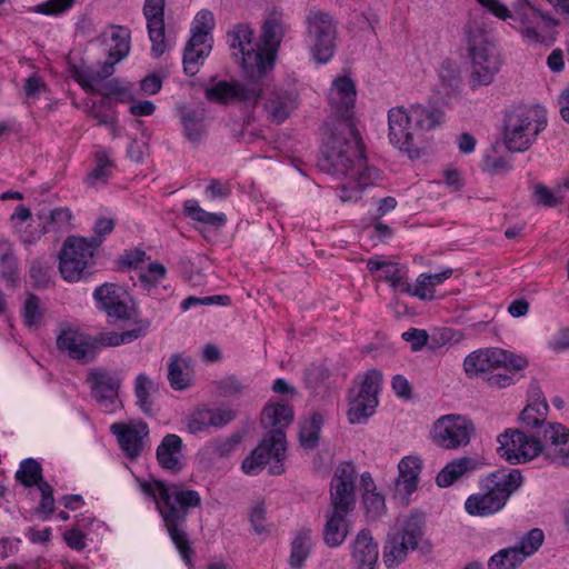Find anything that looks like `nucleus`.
<instances>
[{
    "label": "nucleus",
    "mask_w": 569,
    "mask_h": 569,
    "mask_svg": "<svg viewBox=\"0 0 569 569\" xmlns=\"http://www.w3.org/2000/svg\"><path fill=\"white\" fill-rule=\"evenodd\" d=\"M296 107L295 96L284 89H274L264 102L268 118L274 123H282L287 120Z\"/></svg>",
    "instance_id": "c85d7f7f"
},
{
    "label": "nucleus",
    "mask_w": 569,
    "mask_h": 569,
    "mask_svg": "<svg viewBox=\"0 0 569 569\" xmlns=\"http://www.w3.org/2000/svg\"><path fill=\"white\" fill-rule=\"evenodd\" d=\"M476 431L473 422L466 416L446 415L436 420L432 430L433 442L446 450L467 447Z\"/></svg>",
    "instance_id": "2eb2a0df"
},
{
    "label": "nucleus",
    "mask_w": 569,
    "mask_h": 569,
    "mask_svg": "<svg viewBox=\"0 0 569 569\" xmlns=\"http://www.w3.org/2000/svg\"><path fill=\"white\" fill-rule=\"evenodd\" d=\"M351 547V556L358 569H375L379 555L378 545L368 529L358 532Z\"/></svg>",
    "instance_id": "a878e982"
},
{
    "label": "nucleus",
    "mask_w": 569,
    "mask_h": 569,
    "mask_svg": "<svg viewBox=\"0 0 569 569\" xmlns=\"http://www.w3.org/2000/svg\"><path fill=\"white\" fill-rule=\"evenodd\" d=\"M379 401L368 400L355 396L349 401V409L347 412L350 423H363L367 419L375 413V409Z\"/></svg>",
    "instance_id": "a19ab883"
},
{
    "label": "nucleus",
    "mask_w": 569,
    "mask_h": 569,
    "mask_svg": "<svg viewBox=\"0 0 569 569\" xmlns=\"http://www.w3.org/2000/svg\"><path fill=\"white\" fill-rule=\"evenodd\" d=\"M56 346L60 352L81 363L92 362L97 357L92 337L72 326L60 327Z\"/></svg>",
    "instance_id": "f3484780"
},
{
    "label": "nucleus",
    "mask_w": 569,
    "mask_h": 569,
    "mask_svg": "<svg viewBox=\"0 0 569 569\" xmlns=\"http://www.w3.org/2000/svg\"><path fill=\"white\" fill-rule=\"evenodd\" d=\"M356 96L355 82L349 77L341 76L332 82L328 100L335 118L333 130L323 146L319 162L322 171L349 178V182L341 187L343 201L351 199L347 194L349 190L361 191L381 179V171L367 163L360 133L352 121Z\"/></svg>",
    "instance_id": "f257e3e1"
},
{
    "label": "nucleus",
    "mask_w": 569,
    "mask_h": 569,
    "mask_svg": "<svg viewBox=\"0 0 569 569\" xmlns=\"http://www.w3.org/2000/svg\"><path fill=\"white\" fill-rule=\"evenodd\" d=\"M480 466V462L470 457H461L447 463L436 477V482L441 488L451 486L456 480L463 475L475 471Z\"/></svg>",
    "instance_id": "c756f323"
},
{
    "label": "nucleus",
    "mask_w": 569,
    "mask_h": 569,
    "mask_svg": "<svg viewBox=\"0 0 569 569\" xmlns=\"http://www.w3.org/2000/svg\"><path fill=\"white\" fill-rule=\"evenodd\" d=\"M214 27V18L212 12L209 10L199 11L192 22L191 30L206 32V34H210Z\"/></svg>",
    "instance_id": "052dcab7"
},
{
    "label": "nucleus",
    "mask_w": 569,
    "mask_h": 569,
    "mask_svg": "<svg viewBox=\"0 0 569 569\" xmlns=\"http://www.w3.org/2000/svg\"><path fill=\"white\" fill-rule=\"evenodd\" d=\"M535 199L538 204L543 207H556L560 203L552 191L540 183L535 187Z\"/></svg>",
    "instance_id": "338daca9"
},
{
    "label": "nucleus",
    "mask_w": 569,
    "mask_h": 569,
    "mask_svg": "<svg viewBox=\"0 0 569 569\" xmlns=\"http://www.w3.org/2000/svg\"><path fill=\"white\" fill-rule=\"evenodd\" d=\"M74 0H48L36 6L34 11L46 16L59 14L72 7Z\"/></svg>",
    "instance_id": "4d7b16f0"
},
{
    "label": "nucleus",
    "mask_w": 569,
    "mask_h": 569,
    "mask_svg": "<svg viewBox=\"0 0 569 569\" xmlns=\"http://www.w3.org/2000/svg\"><path fill=\"white\" fill-rule=\"evenodd\" d=\"M548 403L546 399L528 403L520 413V420L527 428L542 430L547 423Z\"/></svg>",
    "instance_id": "c9c22d12"
},
{
    "label": "nucleus",
    "mask_w": 569,
    "mask_h": 569,
    "mask_svg": "<svg viewBox=\"0 0 569 569\" xmlns=\"http://www.w3.org/2000/svg\"><path fill=\"white\" fill-rule=\"evenodd\" d=\"M166 267L158 262L149 264L146 272L140 273L139 280L146 290L157 287V284L166 277Z\"/></svg>",
    "instance_id": "603ef678"
},
{
    "label": "nucleus",
    "mask_w": 569,
    "mask_h": 569,
    "mask_svg": "<svg viewBox=\"0 0 569 569\" xmlns=\"http://www.w3.org/2000/svg\"><path fill=\"white\" fill-rule=\"evenodd\" d=\"M497 441L499 455L510 463H523L543 453L550 462L569 467V429L561 423L549 422L532 435L508 429Z\"/></svg>",
    "instance_id": "f03ea898"
},
{
    "label": "nucleus",
    "mask_w": 569,
    "mask_h": 569,
    "mask_svg": "<svg viewBox=\"0 0 569 569\" xmlns=\"http://www.w3.org/2000/svg\"><path fill=\"white\" fill-rule=\"evenodd\" d=\"M89 114L96 119L99 124L109 127L113 136L118 134L117 116L108 99L93 101L89 108Z\"/></svg>",
    "instance_id": "c03bdc74"
},
{
    "label": "nucleus",
    "mask_w": 569,
    "mask_h": 569,
    "mask_svg": "<svg viewBox=\"0 0 569 569\" xmlns=\"http://www.w3.org/2000/svg\"><path fill=\"white\" fill-rule=\"evenodd\" d=\"M485 9L501 20L512 18L519 22V31L528 43H542L545 40V28L557 24L556 20L548 13L541 12L528 0H517L513 7V14L500 0H477Z\"/></svg>",
    "instance_id": "1a4fd4ad"
},
{
    "label": "nucleus",
    "mask_w": 569,
    "mask_h": 569,
    "mask_svg": "<svg viewBox=\"0 0 569 569\" xmlns=\"http://www.w3.org/2000/svg\"><path fill=\"white\" fill-rule=\"evenodd\" d=\"M307 23L312 57L319 63H327L335 53L337 29L333 18L327 12L311 10Z\"/></svg>",
    "instance_id": "4468645a"
},
{
    "label": "nucleus",
    "mask_w": 569,
    "mask_h": 569,
    "mask_svg": "<svg viewBox=\"0 0 569 569\" xmlns=\"http://www.w3.org/2000/svg\"><path fill=\"white\" fill-rule=\"evenodd\" d=\"M101 240L97 238L69 237L59 253V270L67 281H79L84 270L93 262L94 250Z\"/></svg>",
    "instance_id": "f8f14e48"
},
{
    "label": "nucleus",
    "mask_w": 569,
    "mask_h": 569,
    "mask_svg": "<svg viewBox=\"0 0 569 569\" xmlns=\"http://www.w3.org/2000/svg\"><path fill=\"white\" fill-rule=\"evenodd\" d=\"M138 486L154 501L171 540L180 555L189 559L192 550L184 523L190 509L201 506L199 492L186 488L182 483H170L158 479L138 480Z\"/></svg>",
    "instance_id": "7ed1b4c3"
},
{
    "label": "nucleus",
    "mask_w": 569,
    "mask_h": 569,
    "mask_svg": "<svg viewBox=\"0 0 569 569\" xmlns=\"http://www.w3.org/2000/svg\"><path fill=\"white\" fill-rule=\"evenodd\" d=\"M211 51V37L206 32L191 30V37L187 42L183 52V71L187 76L192 77L199 70V63H202L204 58Z\"/></svg>",
    "instance_id": "5701e85b"
},
{
    "label": "nucleus",
    "mask_w": 569,
    "mask_h": 569,
    "mask_svg": "<svg viewBox=\"0 0 569 569\" xmlns=\"http://www.w3.org/2000/svg\"><path fill=\"white\" fill-rule=\"evenodd\" d=\"M528 361L507 350L492 348L471 352L463 361L465 372L469 377H476L479 373H489L492 370H522Z\"/></svg>",
    "instance_id": "ddd939ff"
},
{
    "label": "nucleus",
    "mask_w": 569,
    "mask_h": 569,
    "mask_svg": "<svg viewBox=\"0 0 569 569\" xmlns=\"http://www.w3.org/2000/svg\"><path fill=\"white\" fill-rule=\"evenodd\" d=\"M411 296L421 300H430L433 298V287L431 286L430 277H427V273H421L417 278L416 284H412Z\"/></svg>",
    "instance_id": "bf43d9fd"
},
{
    "label": "nucleus",
    "mask_w": 569,
    "mask_h": 569,
    "mask_svg": "<svg viewBox=\"0 0 569 569\" xmlns=\"http://www.w3.org/2000/svg\"><path fill=\"white\" fill-rule=\"evenodd\" d=\"M422 469V460L418 456H407L398 463L399 475L395 487L398 495L405 498L417 490L419 473Z\"/></svg>",
    "instance_id": "393cba45"
},
{
    "label": "nucleus",
    "mask_w": 569,
    "mask_h": 569,
    "mask_svg": "<svg viewBox=\"0 0 569 569\" xmlns=\"http://www.w3.org/2000/svg\"><path fill=\"white\" fill-rule=\"evenodd\" d=\"M87 381L91 387L93 398L103 411L113 412L118 407L117 398L121 385L120 379L103 369L96 368L89 372Z\"/></svg>",
    "instance_id": "6ab92c4d"
},
{
    "label": "nucleus",
    "mask_w": 569,
    "mask_h": 569,
    "mask_svg": "<svg viewBox=\"0 0 569 569\" xmlns=\"http://www.w3.org/2000/svg\"><path fill=\"white\" fill-rule=\"evenodd\" d=\"M249 520L257 533L269 531L268 526L266 525V509L263 503H258L251 509Z\"/></svg>",
    "instance_id": "e2e57ef3"
},
{
    "label": "nucleus",
    "mask_w": 569,
    "mask_h": 569,
    "mask_svg": "<svg viewBox=\"0 0 569 569\" xmlns=\"http://www.w3.org/2000/svg\"><path fill=\"white\" fill-rule=\"evenodd\" d=\"M405 341L411 342L413 351L420 350L428 342V333L423 329L411 328L402 333Z\"/></svg>",
    "instance_id": "69168bd1"
},
{
    "label": "nucleus",
    "mask_w": 569,
    "mask_h": 569,
    "mask_svg": "<svg viewBox=\"0 0 569 569\" xmlns=\"http://www.w3.org/2000/svg\"><path fill=\"white\" fill-rule=\"evenodd\" d=\"M363 505L371 519L380 518L386 511L385 497L378 492H363Z\"/></svg>",
    "instance_id": "864d4df0"
},
{
    "label": "nucleus",
    "mask_w": 569,
    "mask_h": 569,
    "mask_svg": "<svg viewBox=\"0 0 569 569\" xmlns=\"http://www.w3.org/2000/svg\"><path fill=\"white\" fill-rule=\"evenodd\" d=\"M293 419V409L288 405L271 403L262 410L261 423L272 428L242 461L241 469L247 475H258L267 463H271L269 472L279 476L284 472L286 433L283 431Z\"/></svg>",
    "instance_id": "20e7f679"
},
{
    "label": "nucleus",
    "mask_w": 569,
    "mask_h": 569,
    "mask_svg": "<svg viewBox=\"0 0 569 569\" xmlns=\"http://www.w3.org/2000/svg\"><path fill=\"white\" fill-rule=\"evenodd\" d=\"M157 390V385L146 375L140 373L136 378L134 393L137 397V403L144 413H151L153 403L150 399V396Z\"/></svg>",
    "instance_id": "a18cd8bd"
},
{
    "label": "nucleus",
    "mask_w": 569,
    "mask_h": 569,
    "mask_svg": "<svg viewBox=\"0 0 569 569\" xmlns=\"http://www.w3.org/2000/svg\"><path fill=\"white\" fill-rule=\"evenodd\" d=\"M546 124V119L539 118L536 110L527 107L512 109L505 119L503 142L506 148L510 152L526 151Z\"/></svg>",
    "instance_id": "9d476101"
},
{
    "label": "nucleus",
    "mask_w": 569,
    "mask_h": 569,
    "mask_svg": "<svg viewBox=\"0 0 569 569\" xmlns=\"http://www.w3.org/2000/svg\"><path fill=\"white\" fill-rule=\"evenodd\" d=\"M97 93L103 96L102 99H114L118 102H128L133 100L129 87L123 86L118 79L106 81L97 89Z\"/></svg>",
    "instance_id": "09e8293b"
},
{
    "label": "nucleus",
    "mask_w": 569,
    "mask_h": 569,
    "mask_svg": "<svg viewBox=\"0 0 569 569\" xmlns=\"http://www.w3.org/2000/svg\"><path fill=\"white\" fill-rule=\"evenodd\" d=\"M356 468L350 462L340 463L330 483V509L351 512L356 506Z\"/></svg>",
    "instance_id": "dca6fc26"
},
{
    "label": "nucleus",
    "mask_w": 569,
    "mask_h": 569,
    "mask_svg": "<svg viewBox=\"0 0 569 569\" xmlns=\"http://www.w3.org/2000/svg\"><path fill=\"white\" fill-rule=\"evenodd\" d=\"M465 38L470 57L469 86L472 90L493 82L500 71V54L487 31L476 22L465 28Z\"/></svg>",
    "instance_id": "0eeeda50"
},
{
    "label": "nucleus",
    "mask_w": 569,
    "mask_h": 569,
    "mask_svg": "<svg viewBox=\"0 0 569 569\" xmlns=\"http://www.w3.org/2000/svg\"><path fill=\"white\" fill-rule=\"evenodd\" d=\"M38 489L41 492V501L39 503V511L46 515V518L53 512L54 498L52 487L44 480L40 482Z\"/></svg>",
    "instance_id": "13d9d810"
},
{
    "label": "nucleus",
    "mask_w": 569,
    "mask_h": 569,
    "mask_svg": "<svg viewBox=\"0 0 569 569\" xmlns=\"http://www.w3.org/2000/svg\"><path fill=\"white\" fill-rule=\"evenodd\" d=\"M48 271L49 267L41 260H36L32 262L30 268V278L32 279L34 286L39 288L47 287L49 282Z\"/></svg>",
    "instance_id": "680f3d73"
},
{
    "label": "nucleus",
    "mask_w": 569,
    "mask_h": 569,
    "mask_svg": "<svg viewBox=\"0 0 569 569\" xmlns=\"http://www.w3.org/2000/svg\"><path fill=\"white\" fill-rule=\"evenodd\" d=\"M183 210L189 218L203 224H209L219 228L224 226V223L227 222V217L224 213L208 212L204 209H202L199 206L198 201L194 199H189L184 201Z\"/></svg>",
    "instance_id": "e433bc0d"
},
{
    "label": "nucleus",
    "mask_w": 569,
    "mask_h": 569,
    "mask_svg": "<svg viewBox=\"0 0 569 569\" xmlns=\"http://www.w3.org/2000/svg\"><path fill=\"white\" fill-rule=\"evenodd\" d=\"M241 441V435L232 433L226 438L212 439L207 445L206 450L214 459H227L239 448Z\"/></svg>",
    "instance_id": "58836bf2"
},
{
    "label": "nucleus",
    "mask_w": 569,
    "mask_h": 569,
    "mask_svg": "<svg viewBox=\"0 0 569 569\" xmlns=\"http://www.w3.org/2000/svg\"><path fill=\"white\" fill-rule=\"evenodd\" d=\"M116 63L109 59L99 69L87 67L78 72L77 81L86 91L97 92L104 80L114 73Z\"/></svg>",
    "instance_id": "2f4dec72"
},
{
    "label": "nucleus",
    "mask_w": 569,
    "mask_h": 569,
    "mask_svg": "<svg viewBox=\"0 0 569 569\" xmlns=\"http://www.w3.org/2000/svg\"><path fill=\"white\" fill-rule=\"evenodd\" d=\"M93 297L99 307L109 316L117 319H129V307L127 305L128 292L116 283H104L98 287Z\"/></svg>",
    "instance_id": "4be33fe9"
},
{
    "label": "nucleus",
    "mask_w": 569,
    "mask_h": 569,
    "mask_svg": "<svg viewBox=\"0 0 569 569\" xmlns=\"http://www.w3.org/2000/svg\"><path fill=\"white\" fill-rule=\"evenodd\" d=\"M322 423V415L315 412L308 420L300 425L299 441L303 448L313 449L318 446Z\"/></svg>",
    "instance_id": "4c0bfd02"
},
{
    "label": "nucleus",
    "mask_w": 569,
    "mask_h": 569,
    "mask_svg": "<svg viewBox=\"0 0 569 569\" xmlns=\"http://www.w3.org/2000/svg\"><path fill=\"white\" fill-rule=\"evenodd\" d=\"M480 483L482 492L469 496L465 509L471 516L486 517L505 507L509 497L521 486L522 477L518 469L497 470Z\"/></svg>",
    "instance_id": "6e6552de"
},
{
    "label": "nucleus",
    "mask_w": 569,
    "mask_h": 569,
    "mask_svg": "<svg viewBox=\"0 0 569 569\" xmlns=\"http://www.w3.org/2000/svg\"><path fill=\"white\" fill-rule=\"evenodd\" d=\"M16 479L26 488L39 486L43 482L42 467L33 458L23 459L16 472Z\"/></svg>",
    "instance_id": "ea45409f"
},
{
    "label": "nucleus",
    "mask_w": 569,
    "mask_h": 569,
    "mask_svg": "<svg viewBox=\"0 0 569 569\" xmlns=\"http://www.w3.org/2000/svg\"><path fill=\"white\" fill-rule=\"evenodd\" d=\"M181 451L182 439L178 435L169 433L158 446L156 457L161 468L177 473L183 468Z\"/></svg>",
    "instance_id": "bb28decb"
},
{
    "label": "nucleus",
    "mask_w": 569,
    "mask_h": 569,
    "mask_svg": "<svg viewBox=\"0 0 569 569\" xmlns=\"http://www.w3.org/2000/svg\"><path fill=\"white\" fill-rule=\"evenodd\" d=\"M382 375L376 369L368 370L361 378L360 389L356 396L379 401L378 393L381 389Z\"/></svg>",
    "instance_id": "de8ad7c7"
},
{
    "label": "nucleus",
    "mask_w": 569,
    "mask_h": 569,
    "mask_svg": "<svg viewBox=\"0 0 569 569\" xmlns=\"http://www.w3.org/2000/svg\"><path fill=\"white\" fill-rule=\"evenodd\" d=\"M190 361L180 355H173L168 363V380L174 390H184L191 385V376L188 371Z\"/></svg>",
    "instance_id": "72a5a7b5"
},
{
    "label": "nucleus",
    "mask_w": 569,
    "mask_h": 569,
    "mask_svg": "<svg viewBox=\"0 0 569 569\" xmlns=\"http://www.w3.org/2000/svg\"><path fill=\"white\" fill-rule=\"evenodd\" d=\"M312 538L310 529L300 530L291 543L290 566L301 569L306 559L310 556Z\"/></svg>",
    "instance_id": "f704fd0d"
},
{
    "label": "nucleus",
    "mask_w": 569,
    "mask_h": 569,
    "mask_svg": "<svg viewBox=\"0 0 569 569\" xmlns=\"http://www.w3.org/2000/svg\"><path fill=\"white\" fill-rule=\"evenodd\" d=\"M178 112L186 139L194 146L200 144L207 136L204 110L180 106Z\"/></svg>",
    "instance_id": "cd10ccee"
},
{
    "label": "nucleus",
    "mask_w": 569,
    "mask_h": 569,
    "mask_svg": "<svg viewBox=\"0 0 569 569\" xmlns=\"http://www.w3.org/2000/svg\"><path fill=\"white\" fill-rule=\"evenodd\" d=\"M150 327L149 320H140L137 326L130 330L118 332H101L97 337L92 338L96 349L101 347H117L123 343L132 342L133 340L146 335Z\"/></svg>",
    "instance_id": "7c9ffc66"
},
{
    "label": "nucleus",
    "mask_w": 569,
    "mask_h": 569,
    "mask_svg": "<svg viewBox=\"0 0 569 569\" xmlns=\"http://www.w3.org/2000/svg\"><path fill=\"white\" fill-rule=\"evenodd\" d=\"M519 370H492L489 376H487V383L492 388H507L515 383L516 376Z\"/></svg>",
    "instance_id": "6e6d98bb"
},
{
    "label": "nucleus",
    "mask_w": 569,
    "mask_h": 569,
    "mask_svg": "<svg viewBox=\"0 0 569 569\" xmlns=\"http://www.w3.org/2000/svg\"><path fill=\"white\" fill-rule=\"evenodd\" d=\"M287 30L283 12L272 9L261 26L259 40L262 49L252 50L243 58V73L248 80H260L273 69L277 52Z\"/></svg>",
    "instance_id": "423d86ee"
},
{
    "label": "nucleus",
    "mask_w": 569,
    "mask_h": 569,
    "mask_svg": "<svg viewBox=\"0 0 569 569\" xmlns=\"http://www.w3.org/2000/svg\"><path fill=\"white\" fill-rule=\"evenodd\" d=\"M443 121V112L435 106L412 104L409 109L395 107L388 111L389 141L409 158L422 154L425 132Z\"/></svg>",
    "instance_id": "39448f33"
},
{
    "label": "nucleus",
    "mask_w": 569,
    "mask_h": 569,
    "mask_svg": "<svg viewBox=\"0 0 569 569\" xmlns=\"http://www.w3.org/2000/svg\"><path fill=\"white\" fill-rule=\"evenodd\" d=\"M348 511L329 509L326 515V523L322 530L323 542L330 548L341 546L350 531Z\"/></svg>",
    "instance_id": "b1692460"
},
{
    "label": "nucleus",
    "mask_w": 569,
    "mask_h": 569,
    "mask_svg": "<svg viewBox=\"0 0 569 569\" xmlns=\"http://www.w3.org/2000/svg\"><path fill=\"white\" fill-rule=\"evenodd\" d=\"M166 0H146L143 16L147 20L149 39L152 43L151 54L159 58L167 50L164 29Z\"/></svg>",
    "instance_id": "412c9836"
},
{
    "label": "nucleus",
    "mask_w": 569,
    "mask_h": 569,
    "mask_svg": "<svg viewBox=\"0 0 569 569\" xmlns=\"http://www.w3.org/2000/svg\"><path fill=\"white\" fill-rule=\"evenodd\" d=\"M331 372L325 365H310L305 370V382L308 389L316 392L326 387L330 380Z\"/></svg>",
    "instance_id": "8fccbe9b"
},
{
    "label": "nucleus",
    "mask_w": 569,
    "mask_h": 569,
    "mask_svg": "<svg viewBox=\"0 0 569 569\" xmlns=\"http://www.w3.org/2000/svg\"><path fill=\"white\" fill-rule=\"evenodd\" d=\"M227 37L232 56L240 59L241 67L243 68V58L253 50L246 49V46H251L253 30L248 24L238 23L228 32Z\"/></svg>",
    "instance_id": "473e14b6"
},
{
    "label": "nucleus",
    "mask_w": 569,
    "mask_h": 569,
    "mask_svg": "<svg viewBox=\"0 0 569 569\" xmlns=\"http://www.w3.org/2000/svg\"><path fill=\"white\" fill-rule=\"evenodd\" d=\"M110 432L117 437L118 443L130 460L138 459L143 450V440L149 436V428L144 421L114 422Z\"/></svg>",
    "instance_id": "aec40b11"
},
{
    "label": "nucleus",
    "mask_w": 569,
    "mask_h": 569,
    "mask_svg": "<svg viewBox=\"0 0 569 569\" xmlns=\"http://www.w3.org/2000/svg\"><path fill=\"white\" fill-rule=\"evenodd\" d=\"M244 387L243 382L234 376H229L219 383L220 391L227 396L239 395L243 391Z\"/></svg>",
    "instance_id": "774afa93"
},
{
    "label": "nucleus",
    "mask_w": 569,
    "mask_h": 569,
    "mask_svg": "<svg viewBox=\"0 0 569 569\" xmlns=\"http://www.w3.org/2000/svg\"><path fill=\"white\" fill-rule=\"evenodd\" d=\"M23 322L28 328L37 327L42 318L40 300L34 295H29L23 307Z\"/></svg>",
    "instance_id": "3c124183"
},
{
    "label": "nucleus",
    "mask_w": 569,
    "mask_h": 569,
    "mask_svg": "<svg viewBox=\"0 0 569 569\" xmlns=\"http://www.w3.org/2000/svg\"><path fill=\"white\" fill-rule=\"evenodd\" d=\"M256 82L257 80H252ZM261 88L257 83L243 84L239 82L219 81L211 87H207L204 96L209 101L226 103L231 99L239 100L246 104L254 106L260 96Z\"/></svg>",
    "instance_id": "a211bd4d"
},
{
    "label": "nucleus",
    "mask_w": 569,
    "mask_h": 569,
    "mask_svg": "<svg viewBox=\"0 0 569 569\" xmlns=\"http://www.w3.org/2000/svg\"><path fill=\"white\" fill-rule=\"evenodd\" d=\"M543 542V532L540 529L530 530L516 546L518 550L523 552V559L533 555Z\"/></svg>",
    "instance_id": "5fc2aeb1"
},
{
    "label": "nucleus",
    "mask_w": 569,
    "mask_h": 569,
    "mask_svg": "<svg viewBox=\"0 0 569 569\" xmlns=\"http://www.w3.org/2000/svg\"><path fill=\"white\" fill-rule=\"evenodd\" d=\"M525 561L523 552L518 550L517 547H510L499 550L491 556L488 561L489 569H516Z\"/></svg>",
    "instance_id": "37998d69"
},
{
    "label": "nucleus",
    "mask_w": 569,
    "mask_h": 569,
    "mask_svg": "<svg viewBox=\"0 0 569 569\" xmlns=\"http://www.w3.org/2000/svg\"><path fill=\"white\" fill-rule=\"evenodd\" d=\"M113 163L109 159L106 151L96 153V167L87 176L86 182L89 187H97L98 184H106L107 180L112 174Z\"/></svg>",
    "instance_id": "79ce46f5"
},
{
    "label": "nucleus",
    "mask_w": 569,
    "mask_h": 569,
    "mask_svg": "<svg viewBox=\"0 0 569 569\" xmlns=\"http://www.w3.org/2000/svg\"><path fill=\"white\" fill-rule=\"evenodd\" d=\"M423 536V520L419 516L409 517L400 528L387 536L382 560L387 568L395 569L402 563L410 550H415Z\"/></svg>",
    "instance_id": "9b49d317"
},
{
    "label": "nucleus",
    "mask_w": 569,
    "mask_h": 569,
    "mask_svg": "<svg viewBox=\"0 0 569 569\" xmlns=\"http://www.w3.org/2000/svg\"><path fill=\"white\" fill-rule=\"evenodd\" d=\"M71 217L68 208H56L49 212L48 222L60 230L70 224Z\"/></svg>",
    "instance_id": "0e129e2a"
},
{
    "label": "nucleus",
    "mask_w": 569,
    "mask_h": 569,
    "mask_svg": "<svg viewBox=\"0 0 569 569\" xmlns=\"http://www.w3.org/2000/svg\"><path fill=\"white\" fill-rule=\"evenodd\" d=\"M111 39L114 44L109 49L108 59L119 62L129 54L130 31L123 27H112Z\"/></svg>",
    "instance_id": "49530a36"
}]
</instances>
